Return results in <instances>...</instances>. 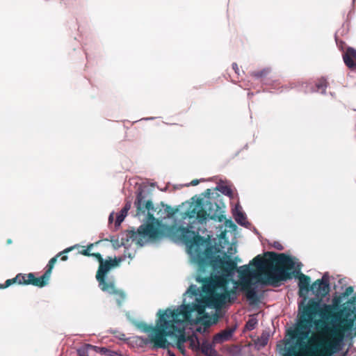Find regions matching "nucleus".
<instances>
[{"label": "nucleus", "instance_id": "79ce46f5", "mask_svg": "<svg viewBox=\"0 0 356 356\" xmlns=\"http://www.w3.org/2000/svg\"><path fill=\"white\" fill-rule=\"evenodd\" d=\"M343 44H344V42H341V46H343Z\"/></svg>", "mask_w": 356, "mask_h": 356}, {"label": "nucleus", "instance_id": "dca6fc26", "mask_svg": "<svg viewBox=\"0 0 356 356\" xmlns=\"http://www.w3.org/2000/svg\"><path fill=\"white\" fill-rule=\"evenodd\" d=\"M235 331V328L229 327L225 329V330L221 331L220 332L216 334L213 339V342L214 343H221L224 341H228L233 333Z\"/></svg>", "mask_w": 356, "mask_h": 356}, {"label": "nucleus", "instance_id": "c03bdc74", "mask_svg": "<svg viewBox=\"0 0 356 356\" xmlns=\"http://www.w3.org/2000/svg\"><path fill=\"white\" fill-rule=\"evenodd\" d=\"M170 356H175L174 354H170Z\"/></svg>", "mask_w": 356, "mask_h": 356}, {"label": "nucleus", "instance_id": "c85d7f7f", "mask_svg": "<svg viewBox=\"0 0 356 356\" xmlns=\"http://www.w3.org/2000/svg\"><path fill=\"white\" fill-rule=\"evenodd\" d=\"M91 257H93L95 258H96L97 259V261H99V263H102V261H104V259L102 258V255L99 252H97V253H92L91 254Z\"/></svg>", "mask_w": 356, "mask_h": 356}, {"label": "nucleus", "instance_id": "a19ab883", "mask_svg": "<svg viewBox=\"0 0 356 356\" xmlns=\"http://www.w3.org/2000/svg\"><path fill=\"white\" fill-rule=\"evenodd\" d=\"M204 325L207 327H209L211 325L210 323H205Z\"/></svg>", "mask_w": 356, "mask_h": 356}, {"label": "nucleus", "instance_id": "ddd939ff", "mask_svg": "<svg viewBox=\"0 0 356 356\" xmlns=\"http://www.w3.org/2000/svg\"><path fill=\"white\" fill-rule=\"evenodd\" d=\"M343 60L349 69H356V49L353 47H348L343 54Z\"/></svg>", "mask_w": 356, "mask_h": 356}, {"label": "nucleus", "instance_id": "9b49d317", "mask_svg": "<svg viewBox=\"0 0 356 356\" xmlns=\"http://www.w3.org/2000/svg\"><path fill=\"white\" fill-rule=\"evenodd\" d=\"M312 293L318 298L317 300L321 301L330 292L329 277L327 274H324L321 279H318L312 284Z\"/></svg>", "mask_w": 356, "mask_h": 356}, {"label": "nucleus", "instance_id": "ea45409f", "mask_svg": "<svg viewBox=\"0 0 356 356\" xmlns=\"http://www.w3.org/2000/svg\"><path fill=\"white\" fill-rule=\"evenodd\" d=\"M12 242H13V241H12V240H11L10 238H8V239L6 241V243H7L8 245L11 244V243H12Z\"/></svg>", "mask_w": 356, "mask_h": 356}, {"label": "nucleus", "instance_id": "b1692460", "mask_svg": "<svg viewBox=\"0 0 356 356\" xmlns=\"http://www.w3.org/2000/svg\"><path fill=\"white\" fill-rule=\"evenodd\" d=\"M235 220L238 224L243 225L246 220V218L243 213L238 212L236 215Z\"/></svg>", "mask_w": 356, "mask_h": 356}, {"label": "nucleus", "instance_id": "f03ea898", "mask_svg": "<svg viewBox=\"0 0 356 356\" xmlns=\"http://www.w3.org/2000/svg\"><path fill=\"white\" fill-rule=\"evenodd\" d=\"M342 295L332 298V304H323L320 300L310 299L304 307L300 317L296 330L298 340L306 339L309 334V328L314 323L317 330L329 337L327 340H321L312 346L318 356H331L339 350L343 340L345 333L350 331L354 325L356 314L350 305H343ZM301 346H306L305 342L300 341Z\"/></svg>", "mask_w": 356, "mask_h": 356}, {"label": "nucleus", "instance_id": "f257e3e1", "mask_svg": "<svg viewBox=\"0 0 356 356\" xmlns=\"http://www.w3.org/2000/svg\"><path fill=\"white\" fill-rule=\"evenodd\" d=\"M163 236L186 245L188 254L197 266L196 281L202 284V292L207 293L205 300L210 306L220 309L227 302L235 301L236 288L228 289V284L237 266L229 256L225 254L221 258L217 255L214 245L189 228L165 226L157 218V240Z\"/></svg>", "mask_w": 356, "mask_h": 356}, {"label": "nucleus", "instance_id": "f3484780", "mask_svg": "<svg viewBox=\"0 0 356 356\" xmlns=\"http://www.w3.org/2000/svg\"><path fill=\"white\" fill-rule=\"evenodd\" d=\"M201 352L207 356H217L218 353L213 346L207 341H204L200 345Z\"/></svg>", "mask_w": 356, "mask_h": 356}, {"label": "nucleus", "instance_id": "2eb2a0df", "mask_svg": "<svg viewBox=\"0 0 356 356\" xmlns=\"http://www.w3.org/2000/svg\"><path fill=\"white\" fill-rule=\"evenodd\" d=\"M104 292H107L110 294H112L115 296V299L116 303L119 307H122L123 303L126 300V294L122 290H118L115 288L114 282H113V286L110 289L106 290H102Z\"/></svg>", "mask_w": 356, "mask_h": 356}, {"label": "nucleus", "instance_id": "0eeeda50", "mask_svg": "<svg viewBox=\"0 0 356 356\" xmlns=\"http://www.w3.org/2000/svg\"><path fill=\"white\" fill-rule=\"evenodd\" d=\"M225 207L224 203L220 200H207L203 204L202 200H199L193 208L185 213V215L190 218L196 217L200 223L204 222L207 218L221 222L225 220L223 214Z\"/></svg>", "mask_w": 356, "mask_h": 356}, {"label": "nucleus", "instance_id": "39448f33", "mask_svg": "<svg viewBox=\"0 0 356 356\" xmlns=\"http://www.w3.org/2000/svg\"><path fill=\"white\" fill-rule=\"evenodd\" d=\"M152 193L148 186H140L137 191L134 205L136 209V216H145L147 218L145 223L141 225L138 230L129 231L127 234V241L143 246L150 241L156 240V218L150 211L154 210V204L151 199Z\"/></svg>", "mask_w": 356, "mask_h": 356}, {"label": "nucleus", "instance_id": "cd10ccee", "mask_svg": "<svg viewBox=\"0 0 356 356\" xmlns=\"http://www.w3.org/2000/svg\"><path fill=\"white\" fill-rule=\"evenodd\" d=\"M130 208H131V203L130 202L126 203L124 208L121 210L120 213H124V214H125V216H126L127 215V212L130 209Z\"/></svg>", "mask_w": 356, "mask_h": 356}, {"label": "nucleus", "instance_id": "58836bf2", "mask_svg": "<svg viewBox=\"0 0 356 356\" xmlns=\"http://www.w3.org/2000/svg\"><path fill=\"white\" fill-rule=\"evenodd\" d=\"M205 193H206V195H209L211 194V189H209V188L207 189V191H205Z\"/></svg>", "mask_w": 356, "mask_h": 356}, {"label": "nucleus", "instance_id": "c9c22d12", "mask_svg": "<svg viewBox=\"0 0 356 356\" xmlns=\"http://www.w3.org/2000/svg\"><path fill=\"white\" fill-rule=\"evenodd\" d=\"M261 344L263 346H266L267 344L268 339L267 338H261Z\"/></svg>", "mask_w": 356, "mask_h": 356}, {"label": "nucleus", "instance_id": "6e6552de", "mask_svg": "<svg viewBox=\"0 0 356 356\" xmlns=\"http://www.w3.org/2000/svg\"><path fill=\"white\" fill-rule=\"evenodd\" d=\"M241 279H244L241 282V290L245 293V296L250 304H255L259 301V297L256 289L252 286L250 279L254 275L249 266L244 265L238 270Z\"/></svg>", "mask_w": 356, "mask_h": 356}, {"label": "nucleus", "instance_id": "4be33fe9", "mask_svg": "<svg viewBox=\"0 0 356 356\" xmlns=\"http://www.w3.org/2000/svg\"><path fill=\"white\" fill-rule=\"evenodd\" d=\"M99 353L102 355H108V356H122L120 354L115 351L111 350L106 348H99Z\"/></svg>", "mask_w": 356, "mask_h": 356}, {"label": "nucleus", "instance_id": "20e7f679", "mask_svg": "<svg viewBox=\"0 0 356 356\" xmlns=\"http://www.w3.org/2000/svg\"><path fill=\"white\" fill-rule=\"evenodd\" d=\"M250 265L259 269L264 275L261 282L264 284L277 286L282 281L292 278L291 270L294 268L293 259L284 253L266 252L264 256H256Z\"/></svg>", "mask_w": 356, "mask_h": 356}, {"label": "nucleus", "instance_id": "5701e85b", "mask_svg": "<svg viewBox=\"0 0 356 356\" xmlns=\"http://www.w3.org/2000/svg\"><path fill=\"white\" fill-rule=\"evenodd\" d=\"M257 324V321L256 318H250L246 322L245 328L248 330H252L255 328Z\"/></svg>", "mask_w": 356, "mask_h": 356}, {"label": "nucleus", "instance_id": "f8f14e48", "mask_svg": "<svg viewBox=\"0 0 356 356\" xmlns=\"http://www.w3.org/2000/svg\"><path fill=\"white\" fill-rule=\"evenodd\" d=\"M295 277H298L299 280V296L305 298L307 293L312 290V284H310L311 279L308 275L299 272H298V275H295Z\"/></svg>", "mask_w": 356, "mask_h": 356}, {"label": "nucleus", "instance_id": "a878e982", "mask_svg": "<svg viewBox=\"0 0 356 356\" xmlns=\"http://www.w3.org/2000/svg\"><path fill=\"white\" fill-rule=\"evenodd\" d=\"M124 218H125V214L120 213L116 218L115 225H117V226L120 225L122 223V222L124 220Z\"/></svg>", "mask_w": 356, "mask_h": 356}, {"label": "nucleus", "instance_id": "6ab92c4d", "mask_svg": "<svg viewBox=\"0 0 356 356\" xmlns=\"http://www.w3.org/2000/svg\"><path fill=\"white\" fill-rule=\"evenodd\" d=\"M187 341H190V346L193 348L194 347H197L200 346V343H199V341L197 339V337L195 338H193V337H186V341L183 343V346H184V353H182L179 349V350L183 354V355H185V346H184V343L186 342Z\"/></svg>", "mask_w": 356, "mask_h": 356}, {"label": "nucleus", "instance_id": "c756f323", "mask_svg": "<svg viewBox=\"0 0 356 356\" xmlns=\"http://www.w3.org/2000/svg\"><path fill=\"white\" fill-rule=\"evenodd\" d=\"M79 253L87 257H91V254H92L90 253L89 250L87 248L82 250L81 252H79Z\"/></svg>", "mask_w": 356, "mask_h": 356}, {"label": "nucleus", "instance_id": "412c9836", "mask_svg": "<svg viewBox=\"0 0 356 356\" xmlns=\"http://www.w3.org/2000/svg\"><path fill=\"white\" fill-rule=\"evenodd\" d=\"M216 189L221 192L222 194L229 197H233V191L232 188L228 186H220L219 187H217Z\"/></svg>", "mask_w": 356, "mask_h": 356}, {"label": "nucleus", "instance_id": "473e14b6", "mask_svg": "<svg viewBox=\"0 0 356 356\" xmlns=\"http://www.w3.org/2000/svg\"><path fill=\"white\" fill-rule=\"evenodd\" d=\"M225 225L229 227H236V225L232 222V220H225Z\"/></svg>", "mask_w": 356, "mask_h": 356}, {"label": "nucleus", "instance_id": "37998d69", "mask_svg": "<svg viewBox=\"0 0 356 356\" xmlns=\"http://www.w3.org/2000/svg\"><path fill=\"white\" fill-rule=\"evenodd\" d=\"M343 44H344V42H341V46H343Z\"/></svg>", "mask_w": 356, "mask_h": 356}, {"label": "nucleus", "instance_id": "423d86ee", "mask_svg": "<svg viewBox=\"0 0 356 356\" xmlns=\"http://www.w3.org/2000/svg\"><path fill=\"white\" fill-rule=\"evenodd\" d=\"M77 245H74L70 248L65 249L63 251L58 253L55 257H52L48 262L44 273L39 277H36L33 273H18L15 277L8 279L5 282L4 284H0V289H6L13 284H17L19 285H33L38 287H43L49 283L52 270L56 263L58 259L60 257V260L65 261L68 257L66 255L67 253L76 248Z\"/></svg>", "mask_w": 356, "mask_h": 356}, {"label": "nucleus", "instance_id": "9d476101", "mask_svg": "<svg viewBox=\"0 0 356 356\" xmlns=\"http://www.w3.org/2000/svg\"><path fill=\"white\" fill-rule=\"evenodd\" d=\"M134 325L141 332L148 334V338L136 337V342L140 346L151 343L153 348H156V326L149 325L142 321L134 323Z\"/></svg>", "mask_w": 356, "mask_h": 356}, {"label": "nucleus", "instance_id": "2f4dec72", "mask_svg": "<svg viewBox=\"0 0 356 356\" xmlns=\"http://www.w3.org/2000/svg\"><path fill=\"white\" fill-rule=\"evenodd\" d=\"M78 355L79 356H88V352L86 349H79L78 350Z\"/></svg>", "mask_w": 356, "mask_h": 356}, {"label": "nucleus", "instance_id": "4468645a", "mask_svg": "<svg viewBox=\"0 0 356 356\" xmlns=\"http://www.w3.org/2000/svg\"><path fill=\"white\" fill-rule=\"evenodd\" d=\"M157 315L159 316V315L157 314ZM159 321L160 322V326L157 325V348H166L168 347L169 343L168 342L167 339L165 337H167L169 338V339L172 342L175 343L177 345L176 341H173L170 338L169 336L165 334V332L164 331V327L163 325V323H162L160 321V318H159Z\"/></svg>", "mask_w": 356, "mask_h": 356}, {"label": "nucleus", "instance_id": "e433bc0d", "mask_svg": "<svg viewBox=\"0 0 356 356\" xmlns=\"http://www.w3.org/2000/svg\"><path fill=\"white\" fill-rule=\"evenodd\" d=\"M98 243H99V242H96L95 243H90V244H89V245H87L86 248H87V249H88V250H89V251H90V250L92 249V248L95 245L97 244Z\"/></svg>", "mask_w": 356, "mask_h": 356}, {"label": "nucleus", "instance_id": "393cba45", "mask_svg": "<svg viewBox=\"0 0 356 356\" xmlns=\"http://www.w3.org/2000/svg\"><path fill=\"white\" fill-rule=\"evenodd\" d=\"M327 81L325 79H321L318 81V82L316 83V87L318 88V89H321L323 90V92H324L327 88Z\"/></svg>", "mask_w": 356, "mask_h": 356}, {"label": "nucleus", "instance_id": "a211bd4d", "mask_svg": "<svg viewBox=\"0 0 356 356\" xmlns=\"http://www.w3.org/2000/svg\"><path fill=\"white\" fill-rule=\"evenodd\" d=\"M270 71L269 68H264L262 70L251 72L250 75L257 79H264L268 75Z\"/></svg>", "mask_w": 356, "mask_h": 356}, {"label": "nucleus", "instance_id": "aec40b11", "mask_svg": "<svg viewBox=\"0 0 356 356\" xmlns=\"http://www.w3.org/2000/svg\"><path fill=\"white\" fill-rule=\"evenodd\" d=\"M161 204L164 207V213L166 214V216L168 218L172 217L177 211V208H172L168 205H164L163 202Z\"/></svg>", "mask_w": 356, "mask_h": 356}, {"label": "nucleus", "instance_id": "bb28decb", "mask_svg": "<svg viewBox=\"0 0 356 356\" xmlns=\"http://www.w3.org/2000/svg\"><path fill=\"white\" fill-rule=\"evenodd\" d=\"M353 292V287L348 286L346 289L345 291L341 294L343 297H348Z\"/></svg>", "mask_w": 356, "mask_h": 356}, {"label": "nucleus", "instance_id": "7c9ffc66", "mask_svg": "<svg viewBox=\"0 0 356 356\" xmlns=\"http://www.w3.org/2000/svg\"><path fill=\"white\" fill-rule=\"evenodd\" d=\"M273 247L278 250H282L284 249L282 245L277 241L274 242Z\"/></svg>", "mask_w": 356, "mask_h": 356}, {"label": "nucleus", "instance_id": "72a5a7b5", "mask_svg": "<svg viewBox=\"0 0 356 356\" xmlns=\"http://www.w3.org/2000/svg\"><path fill=\"white\" fill-rule=\"evenodd\" d=\"M232 69L234 70L235 73L239 76L240 75V72H239V68H238V65L236 63H234L232 64Z\"/></svg>", "mask_w": 356, "mask_h": 356}, {"label": "nucleus", "instance_id": "4c0bfd02", "mask_svg": "<svg viewBox=\"0 0 356 356\" xmlns=\"http://www.w3.org/2000/svg\"><path fill=\"white\" fill-rule=\"evenodd\" d=\"M113 220V213H111V214L109 216L108 221H109V222H111Z\"/></svg>", "mask_w": 356, "mask_h": 356}, {"label": "nucleus", "instance_id": "f704fd0d", "mask_svg": "<svg viewBox=\"0 0 356 356\" xmlns=\"http://www.w3.org/2000/svg\"><path fill=\"white\" fill-rule=\"evenodd\" d=\"M199 182H200V181L198 179H193L190 183V185H191V186H196V185H197L199 184Z\"/></svg>", "mask_w": 356, "mask_h": 356}, {"label": "nucleus", "instance_id": "7ed1b4c3", "mask_svg": "<svg viewBox=\"0 0 356 356\" xmlns=\"http://www.w3.org/2000/svg\"><path fill=\"white\" fill-rule=\"evenodd\" d=\"M202 293L204 295L200 302L192 305H181L174 310L167 309L158 312L160 321L163 323L165 334L176 341L177 348L182 353L184 351L183 343L186 341L185 325L190 320L191 314L195 312L199 315H203L207 307L213 308L205 300L207 293Z\"/></svg>", "mask_w": 356, "mask_h": 356}, {"label": "nucleus", "instance_id": "1a4fd4ad", "mask_svg": "<svg viewBox=\"0 0 356 356\" xmlns=\"http://www.w3.org/2000/svg\"><path fill=\"white\" fill-rule=\"evenodd\" d=\"M121 261L120 258L115 257L104 260L102 263L99 265L98 270L96 273V279L99 283V286L101 290H106L111 289L113 286V281H106V275L112 269L119 266Z\"/></svg>", "mask_w": 356, "mask_h": 356}]
</instances>
